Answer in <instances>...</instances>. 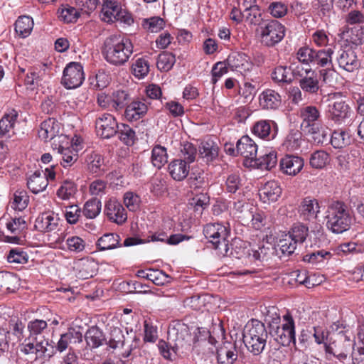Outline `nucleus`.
Wrapping results in <instances>:
<instances>
[{
  "mask_svg": "<svg viewBox=\"0 0 364 364\" xmlns=\"http://www.w3.org/2000/svg\"><path fill=\"white\" fill-rule=\"evenodd\" d=\"M120 237L114 233L103 235L97 240V245L100 250H107L119 246Z\"/></svg>",
  "mask_w": 364,
  "mask_h": 364,
  "instance_id": "obj_42",
  "label": "nucleus"
},
{
  "mask_svg": "<svg viewBox=\"0 0 364 364\" xmlns=\"http://www.w3.org/2000/svg\"><path fill=\"white\" fill-rule=\"evenodd\" d=\"M48 185L46 176L40 171H36L27 179V187L34 194L43 191Z\"/></svg>",
  "mask_w": 364,
  "mask_h": 364,
  "instance_id": "obj_32",
  "label": "nucleus"
},
{
  "mask_svg": "<svg viewBox=\"0 0 364 364\" xmlns=\"http://www.w3.org/2000/svg\"><path fill=\"white\" fill-rule=\"evenodd\" d=\"M236 150L238 154L251 161L255 160L257 153V145L247 135L242 136L237 142Z\"/></svg>",
  "mask_w": 364,
  "mask_h": 364,
  "instance_id": "obj_22",
  "label": "nucleus"
},
{
  "mask_svg": "<svg viewBox=\"0 0 364 364\" xmlns=\"http://www.w3.org/2000/svg\"><path fill=\"white\" fill-rule=\"evenodd\" d=\"M281 194L282 188L275 181H267L259 190L260 200L267 203L277 201Z\"/></svg>",
  "mask_w": 364,
  "mask_h": 364,
  "instance_id": "obj_24",
  "label": "nucleus"
},
{
  "mask_svg": "<svg viewBox=\"0 0 364 364\" xmlns=\"http://www.w3.org/2000/svg\"><path fill=\"white\" fill-rule=\"evenodd\" d=\"M77 191L76 183L70 180H65L57 191V196L62 200H69L74 197Z\"/></svg>",
  "mask_w": 364,
  "mask_h": 364,
  "instance_id": "obj_46",
  "label": "nucleus"
},
{
  "mask_svg": "<svg viewBox=\"0 0 364 364\" xmlns=\"http://www.w3.org/2000/svg\"><path fill=\"white\" fill-rule=\"evenodd\" d=\"M218 150L219 148L214 141L204 140L199 146V155L207 162L212 161L218 157Z\"/></svg>",
  "mask_w": 364,
  "mask_h": 364,
  "instance_id": "obj_36",
  "label": "nucleus"
},
{
  "mask_svg": "<svg viewBox=\"0 0 364 364\" xmlns=\"http://www.w3.org/2000/svg\"><path fill=\"white\" fill-rule=\"evenodd\" d=\"M119 125L115 117L108 113L102 114L95 122L97 132L104 139H109L114 136L117 132Z\"/></svg>",
  "mask_w": 364,
  "mask_h": 364,
  "instance_id": "obj_14",
  "label": "nucleus"
},
{
  "mask_svg": "<svg viewBox=\"0 0 364 364\" xmlns=\"http://www.w3.org/2000/svg\"><path fill=\"white\" fill-rule=\"evenodd\" d=\"M133 53V45L127 37L113 36L105 43L104 56L105 60L114 65L124 64Z\"/></svg>",
  "mask_w": 364,
  "mask_h": 364,
  "instance_id": "obj_1",
  "label": "nucleus"
},
{
  "mask_svg": "<svg viewBox=\"0 0 364 364\" xmlns=\"http://www.w3.org/2000/svg\"><path fill=\"white\" fill-rule=\"evenodd\" d=\"M303 132L311 137L314 144H323L327 140L328 134L321 123L305 129Z\"/></svg>",
  "mask_w": 364,
  "mask_h": 364,
  "instance_id": "obj_45",
  "label": "nucleus"
},
{
  "mask_svg": "<svg viewBox=\"0 0 364 364\" xmlns=\"http://www.w3.org/2000/svg\"><path fill=\"white\" fill-rule=\"evenodd\" d=\"M350 346V340L344 334H333V337H329V343H324L327 359H330L328 355H333L340 361L346 360Z\"/></svg>",
  "mask_w": 364,
  "mask_h": 364,
  "instance_id": "obj_9",
  "label": "nucleus"
},
{
  "mask_svg": "<svg viewBox=\"0 0 364 364\" xmlns=\"http://www.w3.org/2000/svg\"><path fill=\"white\" fill-rule=\"evenodd\" d=\"M28 259L27 253L19 247L11 249L7 255V260L9 263L26 264Z\"/></svg>",
  "mask_w": 364,
  "mask_h": 364,
  "instance_id": "obj_61",
  "label": "nucleus"
},
{
  "mask_svg": "<svg viewBox=\"0 0 364 364\" xmlns=\"http://www.w3.org/2000/svg\"><path fill=\"white\" fill-rule=\"evenodd\" d=\"M259 29L261 41L267 47L279 43L285 36V27L277 20L264 22Z\"/></svg>",
  "mask_w": 364,
  "mask_h": 364,
  "instance_id": "obj_7",
  "label": "nucleus"
},
{
  "mask_svg": "<svg viewBox=\"0 0 364 364\" xmlns=\"http://www.w3.org/2000/svg\"><path fill=\"white\" fill-rule=\"evenodd\" d=\"M353 141L350 133L347 130H335L331 138V144L335 149H341L350 145Z\"/></svg>",
  "mask_w": 364,
  "mask_h": 364,
  "instance_id": "obj_37",
  "label": "nucleus"
},
{
  "mask_svg": "<svg viewBox=\"0 0 364 364\" xmlns=\"http://www.w3.org/2000/svg\"><path fill=\"white\" fill-rule=\"evenodd\" d=\"M68 144L69 141L68 140V144L60 143L53 147V149L56 150L57 153L61 156L60 164L64 168L71 166L78 158L77 150L73 147V145L68 146Z\"/></svg>",
  "mask_w": 364,
  "mask_h": 364,
  "instance_id": "obj_21",
  "label": "nucleus"
},
{
  "mask_svg": "<svg viewBox=\"0 0 364 364\" xmlns=\"http://www.w3.org/2000/svg\"><path fill=\"white\" fill-rule=\"evenodd\" d=\"M101 19L107 23L119 21L131 26L134 23L132 14L115 0H101Z\"/></svg>",
  "mask_w": 364,
  "mask_h": 364,
  "instance_id": "obj_5",
  "label": "nucleus"
},
{
  "mask_svg": "<svg viewBox=\"0 0 364 364\" xmlns=\"http://www.w3.org/2000/svg\"><path fill=\"white\" fill-rule=\"evenodd\" d=\"M282 96L274 90L266 89L259 95V106L263 109L276 110L282 105Z\"/></svg>",
  "mask_w": 364,
  "mask_h": 364,
  "instance_id": "obj_19",
  "label": "nucleus"
},
{
  "mask_svg": "<svg viewBox=\"0 0 364 364\" xmlns=\"http://www.w3.org/2000/svg\"><path fill=\"white\" fill-rule=\"evenodd\" d=\"M268 338L264 324L256 319H252L245 325L242 340L247 350L254 355H259L264 350Z\"/></svg>",
  "mask_w": 364,
  "mask_h": 364,
  "instance_id": "obj_3",
  "label": "nucleus"
},
{
  "mask_svg": "<svg viewBox=\"0 0 364 364\" xmlns=\"http://www.w3.org/2000/svg\"><path fill=\"white\" fill-rule=\"evenodd\" d=\"M229 229L221 223L207 224L203 228V234L207 240L213 244V247L220 255H227L229 251Z\"/></svg>",
  "mask_w": 364,
  "mask_h": 364,
  "instance_id": "obj_6",
  "label": "nucleus"
},
{
  "mask_svg": "<svg viewBox=\"0 0 364 364\" xmlns=\"http://www.w3.org/2000/svg\"><path fill=\"white\" fill-rule=\"evenodd\" d=\"M225 61L230 70L240 73L245 77L255 70L250 57L243 53H232Z\"/></svg>",
  "mask_w": 364,
  "mask_h": 364,
  "instance_id": "obj_13",
  "label": "nucleus"
},
{
  "mask_svg": "<svg viewBox=\"0 0 364 364\" xmlns=\"http://www.w3.org/2000/svg\"><path fill=\"white\" fill-rule=\"evenodd\" d=\"M331 257V253L324 250L314 251L304 256V262L311 263L314 265L323 264L325 260H328Z\"/></svg>",
  "mask_w": 364,
  "mask_h": 364,
  "instance_id": "obj_48",
  "label": "nucleus"
},
{
  "mask_svg": "<svg viewBox=\"0 0 364 364\" xmlns=\"http://www.w3.org/2000/svg\"><path fill=\"white\" fill-rule=\"evenodd\" d=\"M278 132L277 124L274 121L262 119L255 123L252 132L260 139L270 141L274 139Z\"/></svg>",
  "mask_w": 364,
  "mask_h": 364,
  "instance_id": "obj_17",
  "label": "nucleus"
},
{
  "mask_svg": "<svg viewBox=\"0 0 364 364\" xmlns=\"http://www.w3.org/2000/svg\"><path fill=\"white\" fill-rule=\"evenodd\" d=\"M75 269L78 278L87 279L95 274L97 264L92 259L82 258L75 262Z\"/></svg>",
  "mask_w": 364,
  "mask_h": 364,
  "instance_id": "obj_28",
  "label": "nucleus"
},
{
  "mask_svg": "<svg viewBox=\"0 0 364 364\" xmlns=\"http://www.w3.org/2000/svg\"><path fill=\"white\" fill-rule=\"evenodd\" d=\"M151 161L153 166L160 169L168 161L166 148L161 145H156L151 150Z\"/></svg>",
  "mask_w": 364,
  "mask_h": 364,
  "instance_id": "obj_44",
  "label": "nucleus"
},
{
  "mask_svg": "<svg viewBox=\"0 0 364 364\" xmlns=\"http://www.w3.org/2000/svg\"><path fill=\"white\" fill-rule=\"evenodd\" d=\"M105 213L108 219L118 225H122L127 220V215L123 205L115 198L107 201Z\"/></svg>",
  "mask_w": 364,
  "mask_h": 364,
  "instance_id": "obj_16",
  "label": "nucleus"
},
{
  "mask_svg": "<svg viewBox=\"0 0 364 364\" xmlns=\"http://www.w3.org/2000/svg\"><path fill=\"white\" fill-rule=\"evenodd\" d=\"M176 62L175 56L168 52H164L159 55L156 66L161 71H168Z\"/></svg>",
  "mask_w": 364,
  "mask_h": 364,
  "instance_id": "obj_57",
  "label": "nucleus"
},
{
  "mask_svg": "<svg viewBox=\"0 0 364 364\" xmlns=\"http://www.w3.org/2000/svg\"><path fill=\"white\" fill-rule=\"evenodd\" d=\"M87 345L91 348H97L104 344L105 336L101 329L97 326L90 327L85 335Z\"/></svg>",
  "mask_w": 364,
  "mask_h": 364,
  "instance_id": "obj_34",
  "label": "nucleus"
},
{
  "mask_svg": "<svg viewBox=\"0 0 364 364\" xmlns=\"http://www.w3.org/2000/svg\"><path fill=\"white\" fill-rule=\"evenodd\" d=\"M335 60L341 69L348 73L357 70L360 66L356 52L348 45L337 50Z\"/></svg>",
  "mask_w": 364,
  "mask_h": 364,
  "instance_id": "obj_11",
  "label": "nucleus"
},
{
  "mask_svg": "<svg viewBox=\"0 0 364 364\" xmlns=\"http://www.w3.org/2000/svg\"><path fill=\"white\" fill-rule=\"evenodd\" d=\"M333 50L331 48L327 49L315 50L312 65L325 67L332 65V55Z\"/></svg>",
  "mask_w": 364,
  "mask_h": 364,
  "instance_id": "obj_43",
  "label": "nucleus"
},
{
  "mask_svg": "<svg viewBox=\"0 0 364 364\" xmlns=\"http://www.w3.org/2000/svg\"><path fill=\"white\" fill-rule=\"evenodd\" d=\"M18 114L15 109H11L8 113L4 114L0 119V137L8 134L10 136V132L14 133L13 129L17 121Z\"/></svg>",
  "mask_w": 364,
  "mask_h": 364,
  "instance_id": "obj_35",
  "label": "nucleus"
},
{
  "mask_svg": "<svg viewBox=\"0 0 364 364\" xmlns=\"http://www.w3.org/2000/svg\"><path fill=\"white\" fill-rule=\"evenodd\" d=\"M9 328L6 331L11 343L14 346L24 338L25 324L18 318H11L9 321Z\"/></svg>",
  "mask_w": 364,
  "mask_h": 364,
  "instance_id": "obj_31",
  "label": "nucleus"
},
{
  "mask_svg": "<svg viewBox=\"0 0 364 364\" xmlns=\"http://www.w3.org/2000/svg\"><path fill=\"white\" fill-rule=\"evenodd\" d=\"M278 317L274 318V321H279ZM277 322L273 321L270 324L269 334L274 337V340L283 346H289L293 343L294 347L296 346V331L295 322L289 312H287L282 316V323L281 326H274Z\"/></svg>",
  "mask_w": 364,
  "mask_h": 364,
  "instance_id": "obj_4",
  "label": "nucleus"
},
{
  "mask_svg": "<svg viewBox=\"0 0 364 364\" xmlns=\"http://www.w3.org/2000/svg\"><path fill=\"white\" fill-rule=\"evenodd\" d=\"M289 70L291 71L293 77L299 80H301L304 76L308 75L310 72L314 71L311 66L303 65L299 62L292 63L289 66Z\"/></svg>",
  "mask_w": 364,
  "mask_h": 364,
  "instance_id": "obj_63",
  "label": "nucleus"
},
{
  "mask_svg": "<svg viewBox=\"0 0 364 364\" xmlns=\"http://www.w3.org/2000/svg\"><path fill=\"white\" fill-rule=\"evenodd\" d=\"M314 55V48L309 46L299 48L296 53V59L299 63L309 66H311L313 63Z\"/></svg>",
  "mask_w": 364,
  "mask_h": 364,
  "instance_id": "obj_60",
  "label": "nucleus"
},
{
  "mask_svg": "<svg viewBox=\"0 0 364 364\" xmlns=\"http://www.w3.org/2000/svg\"><path fill=\"white\" fill-rule=\"evenodd\" d=\"M259 77L256 72L252 71L245 77L243 95L247 97L255 93L257 87L259 85Z\"/></svg>",
  "mask_w": 364,
  "mask_h": 364,
  "instance_id": "obj_51",
  "label": "nucleus"
},
{
  "mask_svg": "<svg viewBox=\"0 0 364 364\" xmlns=\"http://www.w3.org/2000/svg\"><path fill=\"white\" fill-rule=\"evenodd\" d=\"M298 211L302 220L314 223L321 213L320 203L314 198L306 197L300 203Z\"/></svg>",
  "mask_w": 364,
  "mask_h": 364,
  "instance_id": "obj_15",
  "label": "nucleus"
},
{
  "mask_svg": "<svg viewBox=\"0 0 364 364\" xmlns=\"http://www.w3.org/2000/svg\"><path fill=\"white\" fill-rule=\"evenodd\" d=\"M150 63L147 57H140L132 62L131 71L138 79H144L149 73Z\"/></svg>",
  "mask_w": 364,
  "mask_h": 364,
  "instance_id": "obj_38",
  "label": "nucleus"
},
{
  "mask_svg": "<svg viewBox=\"0 0 364 364\" xmlns=\"http://www.w3.org/2000/svg\"><path fill=\"white\" fill-rule=\"evenodd\" d=\"M130 100V94L128 91L119 90L112 93L111 102L112 107L116 109H122L128 105Z\"/></svg>",
  "mask_w": 364,
  "mask_h": 364,
  "instance_id": "obj_49",
  "label": "nucleus"
},
{
  "mask_svg": "<svg viewBox=\"0 0 364 364\" xmlns=\"http://www.w3.org/2000/svg\"><path fill=\"white\" fill-rule=\"evenodd\" d=\"M102 203L101 201L94 198L88 200L84 205L82 214L89 219L95 218L101 211Z\"/></svg>",
  "mask_w": 364,
  "mask_h": 364,
  "instance_id": "obj_47",
  "label": "nucleus"
},
{
  "mask_svg": "<svg viewBox=\"0 0 364 364\" xmlns=\"http://www.w3.org/2000/svg\"><path fill=\"white\" fill-rule=\"evenodd\" d=\"M304 165V159L294 155H286L279 162L281 171L289 176H296L301 171Z\"/></svg>",
  "mask_w": 364,
  "mask_h": 364,
  "instance_id": "obj_20",
  "label": "nucleus"
},
{
  "mask_svg": "<svg viewBox=\"0 0 364 364\" xmlns=\"http://www.w3.org/2000/svg\"><path fill=\"white\" fill-rule=\"evenodd\" d=\"M190 171V164L182 159L172 160L168 165V172L176 181L185 179Z\"/></svg>",
  "mask_w": 364,
  "mask_h": 364,
  "instance_id": "obj_26",
  "label": "nucleus"
},
{
  "mask_svg": "<svg viewBox=\"0 0 364 364\" xmlns=\"http://www.w3.org/2000/svg\"><path fill=\"white\" fill-rule=\"evenodd\" d=\"M299 116L301 119V129L302 131L321 124V112L316 106L308 105L300 108Z\"/></svg>",
  "mask_w": 364,
  "mask_h": 364,
  "instance_id": "obj_18",
  "label": "nucleus"
},
{
  "mask_svg": "<svg viewBox=\"0 0 364 364\" xmlns=\"http://www.w3.org/2000/svg\"><path fill=\"white\" fill-rule=\"evenodd\" d=\"M147 105L139 100H134L128 104L124 110V117L129 121H137L142 118L147 112Z\"/></svg>",
  "mask_w": 364,
  "mask_h": 364,
  "instance_id": "obj_27",
  "label": "nucleus"
},
{
  "mask_svg": "<svg viewBox=\"0 0 364 364\" xmlns=\"http://www.w3.org/2000/svg\"><path fill=\"white\" fill-rule=\"evenodd\" d=\"M58 14L60 21L67 23L75 22L80 16L77 9L69 5L62 6L58 9Z\"/></svg>",
  "mask_w": 364,
  "mask_h": 364,
  "instance_id": "obj_50",
  "label": "nucleus"
},
{
  "mask_svg": "<svg viewBox=\"0 0 364 364\" xmlns=\"http://www.w3.org/2000/svg\"><path fill=\"white\" fill-rule=\"evenodd\" d=\"M353 111L349 105L340 98H333L326 109V117L337 124H341L350 117Z\"/></svg>",
  "mask_w": 364,
  "mask_h": 364,
  "instance_id": "obj_10",
  "label": "nucleus"
},
{
  "mask_svg": "<svg viewBox=\"0 0 364 364\" xmlns=\"http://www.w3.org/2000/svg\"><path fill=\"white\" fill-rule=\"evenodd\" d=\"M309 228L302 223L294 224L287 233L297 244H302L306 239Z\"/></svg>",
  "mask_w": 364,
  "mask_h": 364,
  "instance_id": "obj_53",
  "label": "nucleus"
},
{
  "mask_svg": "<svg viewBox=\"0 0 364 364\" xmlns=\"http://www.w3.org/2000/svg\"><path fill=\"white\" fill-rule=\"evenodd\" d=\"M302 142V134L299 130L292 129L285 137L282 146L287 151H294L297 150Z\"/></svg>",
  "mask_w": 364,
  "mask_h": 364,
  "instance_id": "obj_40",
  "label": "nucleus"
},
{
  "mask_svg": "<svg viewBox=\"0 0 364 364\" xmlns=\"http://www.w3.org/2000/svg\"><path fill=\"white\" fill-rule=\"evenodd\" d=\"M60 124L54 118H48L44 120L38 130V136L44 141H53L52 147L60 143L68 144L66 135L60 134Z\"/></svg>",
  "mask_w": 364,
  "mask_h": 364,
  "instance_id": "obj_8",
  "label": "nucleus"
},
{
  "mask_svg": "<svg viewBox=\"0 0 364 364\" xmlns=\"http://www.w3.org/2000/svg\"><path fill=\"white\" fill-rule=\"evenodd\" d=\"M85 80L82 65L80 63L71 62L63 70L62 83L67 89L80 87Z\"/></svg>",
  "mask_w": 364,
  "mask_h": 364,
  "instance_id": "obj_12",
  "label": "nucleus"
},
{
  "mask_svg": "<svg viewBox=\"0 0 364 364\" xmlns=\"http://www.w3.org/2000/svg\"><path fill=\"white\" fill-rule=\"evenodd\" d=\"M331 157L329 153L323 149L314 151L309 156V164L314 169H322L329 164Z\"/></svg>",
  "mask_w": 364,
  "mask_h": 364,
  "instance_id": "obj_39",
  "label": "nucleus"
},
{
  "mask_svg": "<svg viewBox=\"0 0 364 364\" xmlns=\"http://www.w3.org/2000/svg\"><path fill=\"white\" fill-rule=\"evenodd\" d=\"M299 85L304 92L311 95L317 94L320 89L319 80L317 77L316 71L310 72L306 76H304L299 81Z\"/></svg>",
  "mask_w": 364,
  "mask_h": 364,
  "instance_id": "obj_33",
  "label": "nucleus"
},
{
  "mask_svg": "<svg viewBox=\"0 0 364 364\" xmlns=\"http://www.w3.org/2000/svg\"><path fill=\"white\" fill-rule=\"evenodd\" d=\"M82 341V334L79 331L74 328H69L68 331L60 335L55 348L59 352H63L71 343H80Z\"/></svg>",
  "mask_w": 364,
  "mask_h": 364,
  "instance_id": "obj_29",
  "label": "nucleus"
},
{
  "mask_svg": "<svg viewBox=\"0 0 364 364\" xmlns=\"http://www.w3.org/2000/svg\"><path fill=\"white\" fill-rule=\"evenodd\" d=\"M27 328L30 333V337H33L47 332L48 323L43 319H34L28 322Z\"/></svg>",
  "mask_w": 364,
  "mask_h": 364,
  "instance_id": "obj_58",
  "label": "nucleus"
},
{
  "mask_svg": "<svg viewBox=\"0 0 364 364\" xmlns=\"http://www.w3.org/2000/svg\"><path fill=\"white\" fill-rule=\"evenodd\" d=\"M297 243L287 234H285L279 240L278 247L283 255H290L294 252L296 249Z\"/></svg>",
  "mask_w": 364,
  "mask_h": 364,
  "instance_id": "obj_59",
  "label": "nucleus"
},
{
  "mask_svg": "<svg viewBox=\"0 0 364 364\" xmlns=\"http://www.w3.org/2000/svg\"><path fill=\"white\" fill-rule=\"evenodd\" d=\"M238 357L235 343L225 342L217 350V360L219 364H233Z\"/></svg>",
  "mask_w": 364,
  "mask_h": 364,
  "instance_id": "obj_23",
  "label": "nucleus"
},
{
  "mask_svg": "<svg viewBox=\"0 0 364 364\" xmlns=\"http://www.w3.org/2000/svg\"><path fill=\"white\" fill-rule=\"evenodd\" d=\"M290 363L291 364H315L307 354L296 346H295L292 351Z\"/></svg>",
  "mask_w": 364,
  "mask_h": 364,
  "instance_id": "obj_64",
  "label": "nucleus"
},
{
  "mask_svg": "<svg viewBox=\"0 0 364 364\" xmlns=\"http://www.w3.org/2000/svg\"><path fill=\"white\" fill-rule=\"evenodd\" d=\"M326 220L327 228L336 234L347 231L352 223V216L348 205L338 200L328 205Z\"/></svg>",
  "mask_w": 364,
  "mask_h": 364,
  "instance_id": "obj_2",
  "label": "nucleus"
},
{
  "mask_svg": "<svg viewBox=\"0 0 364 364\" xmlns=\"http://www.w3.org/2000/svg\"><path fill=\"white\" fill-rule=\"evenodd\" d=\"M197 149L192 143L184 141L181 144L179 156L180 159L186 161L188 164L195 161L197 156Z\"/></svg>",
  "mask_w": 364,
  "mask_h": 364,
  "instance_id": "obj_52",
  "label": "nucleus"
},
{
  "mask_svg": "<svg viewBox=\"0 0 364 364\" xmlns=\"http://www.w3.org/2000/svg\"><path fill=\"white\" fill-rule=\"evenodd\" d=\"M132 336H127L125 338L123 333L122 328L118 326L110 327L109 346L111 348L115 349L117 348L122 347L125 342H128L129 338L132 339V341H139L134 333L131 331Z\"/></svg>",
  "mask_w": 364,
  "mask_h": 364,
  "instance_id": "obj_30",
  "label": "nucleus"
},
{
  "mask_svg": "<svg viewBox=\"0 0 364 364\" xmlns=\"http://www.w3.org/2000/svg\"><path fill=\"white\" fill-rule=\"evenodd\" d=\"M33 18L23 16H20L15 23V31L22 38L28 36L33 28Z\"/></svg>",
  "mask_w": 364,
  "mask_h": 364,
  "instance_id": "obj_41",
  "label": "nucleus"
},
{
  "mask_svg": "<svg viewBox=\"0 0 364 364\" xmlns=\"http://www.w3.org/2000/svg\"><path fill=\"white\" fill-rule=\"evenodd\" d=\"M28 202L29 197L27 192L24 190H17L14 193L11 206L16 210L22 211L28 206Z\"/></svg>",
  "mask_w": 364,
  "mask_h": 364,
  "instance_id": "obj_54",
  "label": "nucleus"
},
{
  "mask_svg": "<svg viewBox=\"0 0 364 364\" xmlns=\"http://www.w3.org/2000/svg\"><path fill=\"white\" fill-rule=\"evenodd\" d=\"M59 218L52 212H46L38 216L35 221V228L41 232L55 230L58 225Z\"/></svg>",
  "mask_w": 364,
  "mask_h": 364,
  "instance_id": "obj_25",
  "label": "nucleus"
},
{
  "mask_svg": "<svg viewBox=\"0 0 364 364\" xmlns=\"http://www.w3.org/2000/svg\"><path fill=\"white\" fill-rule=\"evenodd\" d=\"M123 201L129 211L134 212L139 208L141 199L136 193L127 191L124 194Z\"/></svg>",
  "mask_w": 364,
  "mask_h": 364,
  "instance_id": "obj_62",
  "label": "nucleus"
},
{
  "mask_svg": "<svg viewBox=\"0 0 364 364\" xmlns=\"http://www.w3.org/2000/svg\"><path fill=\"white\" fill-rule=\"evenodd\" d=\"M117 133L120 141L124 144L131 146L134 144L136 137L135 132L129 125L125 124H119Z\"/></svg>",
  "mask_w": 364,
  "mask_h": 364,
  "instance_id": "obj_55",
  "label": "nucleus"
},
{
  "mask_svg": "<svg viewBox=\"0 0 364 364\" xmlns=\"http://www.w3.org/2000/svg\"><path fill=\"white\" fill-rule=\"evenodd\" d=\"M165 22L159 16L144 18L142 21L143 28L151 33H158L164 28Z\"/></svg>",
  "mask_w": 364,
  "mask_h": 364,
  "instance_id": "obj_56",
  "label": "nucleus"
}]
</instances>
